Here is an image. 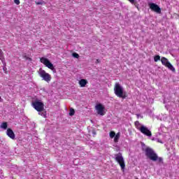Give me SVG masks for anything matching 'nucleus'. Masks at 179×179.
Returning a JSON list of instances; mask_svg holds the SVG:
<instances>
[{"label":"nucleus","instance_id":"1","mask_svg":"<svg viewBox=\"0 0 179 179\" xmlns=\"http://www.w3.org/2000/svg\"><path fill=\"white\" fill-rule=\"evenodd\" d=\"M145 156L152 162H159V163H162L163 162V159L162 157H159L157 154L150 148H145Z\"/></svg>","mask_w":179,"mask_h":179},{"label":"nucleus","instance_id":"2","mask_svg":"<svg viewBox=\"0 0 179 179\" xmlns=\"http://www.w3.org/2000/svg\"><path fill=\"white\" fill-rule=\"evenodd\" d=\"M135 127L141 134L143 135H146V136H152V131L148 129V127L139 123L138 121L135 122Z\"/></svg>","mask_w":179,"mask_h":179},{"label":"nucleus","instance_id":"3","mask_svg":"<svg viewBox=\"0 0 179 179\" xmlns=\"http://www.w3.org/2000/svg\"><path fill=\"white\" fill-rule=\"evenodd\" d=\"M114 92L115 94H116L117 97L125 99L126 96L124 94V88L121 85H120V83H116L115 84Z\"/></svg>","mask_w":179,"mask_h":179},{"label":"nucleus","instance_id":"4","mask_svg":"<svg viewBox=\"0 0 179 179\" xmlns=\"http://www.w3.org/2000/svg\"><path fill=\"white\" fill-rule=\"evenodd\" d=\"M38 73L39 76L42 78L43 80H45V82H47L48 83L51 82V75H50V73L45 72V71L42 69H40Z\"/></svg>","mask_w":179,"mask_h":179},{"label":"nucleus","instance_id":"5","mask_svg":"<svg viewBox=\"0 0 179 179\" xmlns=\"http://www.w3.org/2000/svg\"><path fill=\"white\" fill-rule=\"evenodd\" d=\"M115 160H116V162L120 166L122 171H124V170H125V160H124V157H122V155L120 153L115 155Z\"/></svg>","mask_w":179,"mask_h":179},{"label":"nucleus","instance_id":"6","mask_svg":"<svg viewBox=\"0 0 179 179\" xmlns=\"http://www.w3.org/2000/svg\"><path fill=\"white\" fill-rule=\"evenodd\" d=\"M40 62H41V64H43V65H45V66H46L49 69H51V71H55V69L54 68V64H52V63H51V62H50V59H48V58L45 57H41Z\"/></svg>","mask_w":179,"mask_h":179},{"label":"nucleus","instance_id":"7","mask_svg":"<svg viewBox=\"0 0 179 179\" xmlns=\"http://www.w3.org/2000/svg\"><path fill=\"white\" fill-rule=\"evenodd\" d=\"M161 62L162 65H164V66L168 68V69H169L170 71H172V72H174L176 71V68H174V66H172L171 63L169 62V59H167V58L162 57Z\"/></svg>","mask_w":179,"mask_h":179},{"label":"nucleus","instance_id":"8","mask_svg":"<svg viewBox=\"0 0 179 179\" xmlns=\"http://www.w3.org/2000/svg\"><path fill=\"white\" fill-rule=\"evenodd\" d=\"M32 106L36 111H43L44 110V103L38 100L32 101Z\"/></svg>","mask_w":179,"mask_h":179},{"label":"nucleus","instance_id":"9","mask_svg":"<svg viewBox=\"0 0 179 179\" xmlns=\"http://www.w3.org/2000/svg\"><path fill=\"white\" fill-rule=\"evenodd\" d=\"M95 110L99 115H104L106 114V107L101 103L96 104Z\"/></svg>","mask_w":179,"mask_h":179},{"label":"nucleus","instance_id":"10","mask_svg":"<svg viewBox=\"0 0 179 179\" xmlns=\"http://www.w3.org/2000/svg\"><path fill=\"white\" fill-rule=\"evenodd\" d=\"M149 7L151 9V10L156 12V13H162V9H160V7H159V6L157 5L156 3H150Z\"/></svg>","mask_w":179,"mask_h":179},{"label":"nucleus","instance_id":"11","mask_svg":"<svg viewBox=\"0 0 179 179\" xmlns=\"http://www.w3.org/2000/svg\"><path fill=\"white\" fill-rule=\"evenodd\" d=\"M6 135L8 138H10V139H15V133L13 132V130H12V129H7Z\"/></svg>","mask_w":179,"mask_h":179},{"label":"nucleus","instance_id":"12","mask_svg":"<svg viewBox=\"0 0 179 179\" xmlns=\"http://www.w3.org/2000/svg\"><path fill=\"white\" fill-rule=\"evenodd\" d=\"M80 87H85L86 85H87V80L86 79H81L78 82Z\"/></svg>","mask_w":179,"mask_h":179},{"label":"nucleus","instance_id":"13","mask_svg":"<svg viewBox=\"0 0 179 179\" xmlns=\"http://www.w3.org/2000/svg\"><path fill=\"white\" fill-rule=\"evenodd\" d=\"M0 128H2L3 129H8V122H3L1 124Z\"/></svg>","mask_w":179,"mask_h":179},{"label":"nucleus","instance_id":"14","mask_svg":"<svg viewBox=\"0 0 179 179\" xmlns=\"http://www.w3.org/2000/svg\"><path fill=\"white\" fill-rule=\"evenodd\" d=\"M24 61L31 62V57H30V55H24Z\"/></svg>","mask_w":179,"mask_h":179},{"label":"nucleus","instance_id":"15","mask_svg":"<svg viewBox=\"0 0 179 179\" xmlns=\"http://www.w3.org/2000/svg\"><path fill=\"white\" fill-rule=\"evenodd\" d=\"M119 139H120V133H117L116 135H115L114 142L115 143L118 142Z\"/></svg>","mask_w":179,"mask_h":179},{"label":"nucleus","instance_id":"16","mask_svg":"<svg viewBox=\"0 0 179 179\" xmlns=\"http://www.w3.org/2000/svg\"><path fill=\"white\" fill-rule=\"evenodd\" d=\"M38 115L45 118V117L47 116V112L38 111Z\"/></svg>","mask_w":179,"mask_h":179},{"label":"nucleus","instance_id":"17","mask_svg":"<svg viewBox=\"0 0 179 179\" xmlns=\"http://www.w3.org/2000/svg\"><path fill=\"white\" fill-rule=\"evenodd\" d=\"M154 61H155V62H157V61H160V56L159 55L155 56Z\"/></svg>","mask_w":179,"mask_h":179},{"label":"nucleus","instance_id":"18","mask_svg":"<svg viewBox=\"0 0 179 179\" xmlns=\"http://www.w3.org/2000/svg\"><path fill=\"white\" fill-rule=\"evenodd\" d=\"M69 115H71V116L75 115V110H73V108L70 109Z\"/></svg>","mask_w":179,"mask_h":179},{"label":"nucleus","instance_id":"19","mask_svg":"<svg viewBox=\"0 0 179 179\" xmlns=\"http://www.w3.org/2000/svg\"><path fill=\"white\" fill-rule=\"evenodd\" d=\"M115 136V132L114 131H110V138H113Z\"/></svg>","mask_w":179,"mask_h":179},{"label":"nucleus","instance_id":"20","mask_svg":"<svg viewBox=\"0 0 179 179\" xmlns=\"http://www.w3.org/2000/svg\"><path fill=\"white\" fill-rule=\"evenodd\" d=\"M73 57L74 58H79V54L74 52V53H73Z\"/></svg>","mask_w":179,"mask_h":179},{"label":"nucleus","instance_id":"21","mask_svg":"<svg viewBox=\"0 0 179 179\" xmlns=\"http://www.w3.org/2000/svg\"><path fill=\"white\" fill-rule=\"evenodd\" d=\"M1 58H3V52L0 49V59Z\"/></svg>","mask_w":179,"mask_h":179},{"label":"nucleus","instance_id":"22","mask_svg":"<svg viewBox=\"0 0 179 179\" xmlns=\"http://www.w3.org/2000/svg\"><path fill=\"white\" fill-rule=\"evenodd\" d=\"M36 5H43V3H44V1H36Z\"/></svg>","mask_w":179,"mask_h":179},{"label":"nucleus","instance_id":"23","mask_svg":"<svg viewBox=\"0 0 179 179\" xmlns=\"http://www.w3.org/2000/svg\"><path fill=\"white\" fill-rule=\"evenodd\" d=\"M15 3H16V5H19L20 3V0H14Z\"/></svg>","mask_w":179,"mask_h":179},{"label":"nucleus","instance_id":"24","mask_svg":"<svg viewBox=\"0 0 179 179\" xmlns=\"http://www.w3.org/2000/svg\"><path fill=\"white\" fill-rule=\"evenodd\" d=\"M130 2H131V3H134V2H135V0H129Z\"/></svg>","mask_w":179,"mask_h":179},{"label":"nucleus","instance_id":"25","mask_svg":"<svg viewBox=\"0 0 179 179\" xmlns=\"http://www.w3.org/2000/svg\"><path fill=\"white\" fill-rule=\"evenodd\" d=\"M96 61L99 62V59H96Z\"/></svg>","mask_w":179,"mask_h":179},{"label":"nucleus","instance_id":"26","mask_svg":"<svg viewBox=\"0 0 179 179\" xmlns=\"http://www.w3.org/2000/svg\"><path fill=\"white\" fill-rule=\"evenodd\" d=\"M1 96H0V101H1Z\"/></svg>","mask_w":179,"mask_h":179}]
</instances>
